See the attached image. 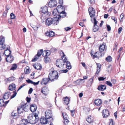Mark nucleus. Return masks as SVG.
<instances>
[{
    "label": "nucleus",
    "mask_w": 125,
    "mask_h": 125,
    "mask_svg": "<svg viewBox=\"0 0 125 125\" xmlns=\"http://www.w3.org/2000/svg\"><path fill=\"white\" fill-rule=\"evenodd\" d=\"M29 110H30L31 111V105H27L26 104H25L23 105H22L21 106L17 108L18 113H15L14 112H13L11 113V118L16 119L18 117L19 114L22 113L23 111H27Z\"/></svg>",
    "instance_id": "1"
},
{
    "label": "nucleus",
    "mask_w": 125,
    "mask_h": 125,
    "mask_svg": "<svg viewBox=\"0 0 125 125\" xmlns=\"http://www.w3.org/2000/svg\"><path fill=\"white\" fill-rule=\"evenodd\" d=\"M39 12L40 14V17L41 20V21L42 23H43L45 19L50 15L49 12H48L47 7L46 6L42 7Z\"/></svg>",
    "instance_id": "2"
},
{
    "label": "nucleus",
    "mask_w": 125,
    "mask_h": 125,
    "mask_svg": "<svg viewBox=\"0 0 125 125\" xmlns=\"http://www.w3.org/2000/svg\"><path fill=\"white\" fill-rule=\"evenodd\" d=\"M58 18L56 17L52 18H48L45 21V24L48 26H49L52 24L57 25L58 23Z\"/></svg>",
    "instance_id": "3"
},
{
    "label": "nucleus",
    "mask_w": 125,
    "mask_h": 125,
    "mask_svg": "<svg viewBox=\"0 0 125 125\" xmlns=\"http://www.w3.org/2000/svg\"><path fill=\"white\" fill-rule=\"evenodd\" d=\"M63 56L62 57V59H60L57 60L56 61V65L58 67H61L64 64V63L67 61V59L65 56L63 52Z\"/></svg>",
    "instance_id": "4"
},
{
    "label": "nucleus",
    "mask_w": 125,
    "mask_h": 125,
    "mask_svg": "<svg viewBox=\"0 0 125 125\" xmlns=\"http://www.w3.org/2000/svg\"><path fill=\"white\" fill-rule=\"evenodd\" d=\"M58 78L57 72L56 71H53L49 73L48 76V78L50 81H52L54 80H57Z\"/></svg>",
    "instance_id": "5"
},
{
    "label": "nucleus",
    "mask_w": 125,
    "mask_h": 125,
    "mask_svg": "<svg viewBox=\"0 0 125 125\" xmlns=\"http://www.w3.org/2000/svg\"><path fill=\"white\" fill-rule=\"evenodd\" d=\"M52 116V115L51 111L47 110L45 112V117L46 118L49 120V122H52L53 120Z\"/></svg>",
    "instance_id": "6"
},
{
    "label": "nucleus",
    "mask_w": 125,
    "mask_h": 125,
    "mask_svg": "<svg viewBox=\"0 0 125 125\" xmlns=\"http://www.w3.org/2000/svg\"><path fill=\"white\" fill-rule=\"evenodd\" d=\"M31 116L30 115L29 116H28L26 119H23L21 120L20 122V125H26L28 123L31 124Z\"/></svg>",
    "instance_id": "7"
},
{
    "label": "nucleus",
    "mask_w": 125,
    "mask_h": 125,
    "mask_svg": "<svg viewBox=\"0 0 125 125\" xmlns=\"http://www.w3.org/2000/svg\"><path fill=\"white\" fill-rule=\"evenodd\" d=\"M39 120L38 114L35 113H32V124H34L37 122Z\"/></svg>",
    "instance_id": "8"
},
{
    "label": "nucleus",
    "mask_w": 125,
    "mask_h": 125,
    "mask_svg": "<svg viewBox=\"0 0 125 125\" xmlns=\"http://www.w3.org/2000/svg\"><path fill=\"white\" fill-rule=\"evenodd\" d=\"M5 38L2 36L0 37V50L4 49L5 48V45L4 44Z\"/></svg>",
    "instance_id": "9"
},
{
    "label": "nucleus",
    "mask_w": 125,
    "mask_h": 125,
    "mask_svg": "<svg viewBox=\"0 0 125 125\" xmlns=\"http://www.w3.org/2000/svg\"><path fill=\"white\" fill-rule=\"evenodd\" d=\"M10 52L9 55H7V58H6V61L7 62L9 63H11L13 61V56L10 55L11 51L10 50H9Z\"/></svg>",
    "instance_id": "10"
},
{
    "label": "nucleus",
    "mask_w": 125,
    "mask_h": 125,
    "mask_svg": "<svg viewBox=\"0 0 125 125\" xmlns=\"http://www.w3.org/2000/svg\"><path fill=\"white\" fill-rule=\"evenodd\" d=\"M89 12L90 17L92 18L94 17L95 14V10L92 7H90L88 9Z\"/></svg>",
    "instance_id": "11"
},
{
    "label": "nucleus",
    "mask_w": 125,
    "mask_h": 125,
    "mask_svg": "<svg viewBox=\"0 0 125 125\" xmlns=\"http://www.w3.org/2000/svg\"><path fill=\"white\" fill-rule=\"evenodd\" d=\"M49 120L46 118V117H42L40 119V122L42 124H45L47 123H49Z\"/></svg>",
    "instance_id": "12"
},
{
    "label": "nucleus",
    "mask_w": 125,
    "mask_h": 125,
    "mask_svg": "<svg viewBox=\"0 0 125 125\" xmlns=\"http://www.w3.org/2000/svg\"><path fill=\"white\" fill-rule=\"evenodd\" d=\"M57 4V2L55 0H51L49 2L48 5L49 7L51 8L56 7Z\"/></svg>",
    "instance_id": "13"
},
{
    "label": "nucleus",
    "mask_w": 125,
    "mask_h": 125,
    "mask_svg": "<svg viewBox=\"0 0 125 125\" xmlns=\"http://www.w3.org/2000/svg\"><path fill=\"white\" fill-rule=\"evenodd\" d=\"M33 66L35 69L37 70H41L42 68L41 65L40 63H34Z\"/></svg>",
    "instance_id": "14"
},
{
    "label": "nucleus",
    "mask_w": 125,
    "mask_h": 125,
    "mask_svg": "<svg viewBox=\"0 0 125 125\" xmlns=\"http://www.w3.org/2000/svg\"><path fill=\"white\" fill-rule=\"evenodd\" d=\"M92 56H93L94 58H99L102 56V54L101 52H97L94 55L91 53Z\"/></svg>",
    "instance_id": "15"
},
{
    "label": "nucleus",
    "mask_w": 125,
    "mask_h": 125,
    "mask_svg": "<svg viewBox=\"0 0 125 125\" xmlns=\"http://www.w3.org/2000/svg\"><path fill=\"white\" fill-rule=\"evenodd\" d=\"M49 79L47 78H44L42 79L40 83L42 85L46 84L49 81Z\"/></svg>",
    "instance_id": "16"
},
{
    "label": "nucleus",
    "mask_w": 125,
    "mask_h": 125,
    "mask_svg": "<svg viewBox=\"0 0 125 125\" xmlns=\"http://www.w3.org/2000/svg\"><path fill=\"white\" fill-rule=\"evenodd\" d=\"M109 115V112L108 110H103L102 115L104 118L107 117Z\"/></svg>",
    "instance_id": "17"
},
{
    "label": "nucleus",
    "mask_w": 125,
    "mask_h": 125,
    "mask_svg": "<svg viewBox=\"0 0 125 125\" xmlns=\"http://www.w3.org/2000/svg\"><path fill=\"white\" fill-rule=\"evenodd\" d=\"M46 35L50 37H52L54 35V32L52 31H47L45 33Z\"/></svg>",
    "instance_id": "18"
},
{
    "label": "nucleus",
    "mask_w": 125,
    "mask_h": 125,
    "mask_svg": "<svg viewBox=\"0 0 125 125\" xmlns=\"http://www.w3.org/2000/svg\"><path fill=\"white\" fill-rule=\"evenodd\" d=\"M94 103L95 105L100 106L102 103V101L100 99H97L95 100Z\"/></svg>",
    "instance_id": "19"
},
{
    "label": "nucleus",
    "mask_w": 125,
    "mask_h": 125,
    "mask_svg": "<svg viewBox=\"0 0 125 125\" xmlns=\"http://www.w3.org/2000/svg\"><path fill=\"white\" fill-rule=\"evenodd\" d=\"M62 115L63 118L65 120L64 123H68L69 122V121L68 120V117L67 115L65 113H62Z\"/></svg>",
    "instance_id": "20"
},
{
    "label": "nucleus",
    "mask_w": 125,
    "mask_h": 125,
    "mask_svg": "<svg viewBox=\"0 0 125 125\" xmlns=\"http://www.w3.org/2000/svg\"><path fill=\"white\" fill-rule=\"evenodd\" d=\"M106 89V86L104 85H101L98 86L97 89L99 91H103Z\"/></svg>",
    "instance_id": "21"
},
{
    "label": "nucleus",
    "mask_w": 125,
    "mask_h": 125,
    "mask_svg": "<svg viewBox=\"0 0 125 125\" xmlns=\"http://www.w3.org/2000/svg\"><path fill=\"white\" fill-rule=\"evenodd\" d=\"M49 91L48 89L46 87L43 88L41 90L42 92L44 94H47Z\"/></svg>",
    "instance_id": "22"
},
{
    "label": "nucleus",
    "mask_w": 125,
    "mask_h": 125,
    "mask_svg": "<svg viewBox=\"0 0 125 125\" xmlns=\"http://www.w3.org/2000/svg\"><path fill=\"white\" fill-rule=\"evenodd\" d=\"M41 54H42L43 56H45L44 54L43 51V50L41 49L38 50L37 52V54L36 55L38 56L39 57H40L41 56Z\"/></svg>",
    "instance_id": "23"
},
{
    "label": "nucleus",
    "mask_w": 125,
    "mask_h": 125,
    "mask_svg": "<svg viewBox=\"0 0 125 125\" xmlns=\"http://www.w3.org/2000/svg\"><path fill=\"white\" fill-rule=\"evenodd\" d=\"M16 87V86L15 84L12 83L10 85L9 87V89L11 91L14 90L15 89Z\"/></svg>",
    "instance_id": "24"
},
{
    "label": "nucleus",
    "mask_w": 125,
    "mask_h": 125,
    "mask_svg": "<svg viewBox=\"0 0 125 125\" xmlns=\"http://www.w3.org/2000/svg\"><path fill=\"white\" fill-rule=\"evenodd\" d=\"M63 101H64V104L66 105H67L69 102L70 100L67 97H66L63 98Z\"/></svg>",
    "instance_id": "25"
},
{
    "label": "nucleus",
    "mask_w": 125,
    "mask_h": 125,
    "mask_svg": "<svg viewBox=\"0 0 125 125\" xmlns=\"http://www.w3.org/2000/svg\"><path fill=\"white\" fill-rule=\"evenodd\" d=\"M60 13V10H59L56 9H54L52 11V14L54 16H56L57 15H59V13Z\"/></svg>",
    "instance_id": "26"
},
{
    "label": "nucleus",
    "mask_w": 125,
    "mask_h": 125,
    "mask_svg": "<svg viewBox=\"0 0 125 125\" xmlns=\"http://www.w3.org/2000/svg\"><path fill=\"white\" fill-rule=\"evenodd\" d=\"M87 121L89 123H91L94 122L93 118L91 116L88 117Z\"/></svg>",
    "instance_id": "27"
},
{
    "label": "nucleus",
    "mask_w": 125,
    "mask_h": 125,
    "mask_svg": "<svg viewBox=\"0 0 125 125\" xmlns=\"http://www.w3.org/2000/svg\"><path fill=\"white\" fill-rule=\"evenodd\" d=\"M59 16L61 17H65L66 13L64 11V10L60 11Z\"/></svg>",
    "instance_id": "28"
},
{
    "label": "nucleus",
    "mask_w": 125,
    "mask_h": 125,
    "mask_svg": "<svg viewBox=\"0 0 125 125\" xmlns=\"http://www.w3.org/2000/svg\"><path fill=\"white\" fill-rule=\"evenodd\" d=\"M37 109L36 105L35 104H32V113H34Z\"/></svg>",
    "instance_id": "29"
},
{
    "label": "nucleus",
    "mask_w": 125,
    "mask_h": 125,
    "mask_svg": "<svg viewBox=\"0 0 125 125\" xmlns=\"http://www.w3.org/2000/svg\"><path fill=\"white\" fill-rule=\"evenodd\" d=\"M105 45L103 44H102V45H100L99 47V51L100 52L104 51L105 49Z\"/></svg>",
    "instance_id": "30"
},
{
    "label": "nucleus",
    "mask_w": 125,
    "mask_h": 125,
    "mask_svg": "<svg viewBox=\"0 0 125 125\" xmlns=\"http://www.w3.org/2000/svg\"><path fill=\"white\" fill-rule=\"evenodd\" d=\"M10 94L9 92L6 93L4 94L3 98L5 99H8L9 97V95Z\"/></svg>",
    "instance_id": "31"
},
{
    "label": "nucleus",
    "mask_w": 125,
    "mask_h": 125,
    "mask_svg": "<svg viewBox=\"0 0 125 125\" xmlns=\"http://www.w3.org/2000/svg\"><path fill=\"white\" fill-rule=\"evenodd\" d=\"M97 69L96 72V73L98 74L100 71V69L101 67V65L99 63L97 64Z\"/></svg>",
    "instance_id": "32"
},
{
    "label": "nucleus",
    "mask_w": 125,
    "mask_h": 125,
    "mask_svg": "<svg viewBox=\"0 0 125 125\" xmlns=\"http://www.w3.org/2000/svg\"><path fill=\"white\" fill-rule=\"evenodd\" d=\"M99 29V27L98 25H94L93 28V31L96 32Z\"/></svg>",
    "instance_id": "33"
},
{
    "label": "nucleus",
    "mask_w": 125,
    "mask_h": 125,
    "mask_svg": "<svg viewBox=\"0 0 125 125\" xmlns=\"http://www.w3.org/2000/svg\"><path fill=\"white\" fill-rule=\"evenodd\" d=\"M66 68L69 69L71 68V65L70 62L68 61L66 62Z\"/></svg>",
    "instance_id": "34"
},
{
    "label": "nucleus",
    "mask_w": 125,
    "mask_h": 125,
    "mask_svg": "<svg viewBox=\"0 0 125 125\" xmlns=\"http://www.w3.org/2000/svg\"><path fill=\"white\" fill-rule=\"evenodd\" d=\"M29 67L28 66L26 67L24 69V72L26 74H29L30 72Z\"/></svg>",
    "instance_id": "35"
},
{
    "label": "nucleus",
    "mask_w": 125,
    "mask_h": 125,
    "mask_svg": "<svg viewBox=\"0 0 125 125\" xmlns=\"http://www.w3.org/2000/svg\"><path fill=\"white\" fill-rule=\"evenodd\" d=\"M57 10H60V11H62L63 10H64V8L63 7H62V6L61 5L58 6L57 8Z\"/></svg>",
    "instance_id": "36"
},
{
    "label": "nucleus",
    "mask_w": 125,
    "mask_h": 125,
    "mask_svg": "<svg viewBox=\"0 0 125 125\" xmlns=\"http://www.w3.org/2000/svg\"><path fill=\"white\" fill-rule=\"evenodd\" d=\"M15 78L13 77H11L7 78V81L11 82L15 80Z\"/></svg>",
    "instance_id": "37"
},
{
    "label": "nucleus",
    "mask_w": 125,
    "mask_h": 125,
    "mask_svg": "<svg viewBox=\"0 0 125 125\" xmlns=\"http://www.w3.org/2000/svg\"><path fill=\"white\" fill-rule=\"evenodd\" d=\"M39 57L36 55L33 58L32 60V62H35L39 58Z\"/></svg>",
    "instance_id": "38"
},
{
    "label": "nucleus",
    "mask_w": 125,
    "mask_h": 125,
    "mask_svg": "<svg viewBox=\"0 0 125 125\" xmlns=\"http://www.w3.org/2000/svg\"><path fill=\"white\" fill-rule=\"evenodd\" d=\"M17 67V65L16 64H12L11 67L10 69V70H14L16 69Z\"/></svg>",
    "instance_id": "39"
},
{
    "label": "nucleus",
    "mask_w": 125,
    "mask_h": 125,
    "mask_svg": "<svg viewBox=\"0 0 125 125\" xmlns=\"http://www.w3.org/2000/svg\"><path fill=\"white\" fill-rule=\"evenodd\" d=\"M43 53L45 54V56H48L50 55V52L49 50L44 51H43Z\"/></svg>",
    "instance_id": "40"
},
{
    "label": "nucleus",
    "mask_w": 125,
    "mask_h": 125,
    "mask_svg": "<svg viewBox=\"0 0 125 125\" xmlns=\"http://www.w3.org/2000/svg\"><path fill=\"white\" fill-rule=\"evenodd\" d=\"M5 105V102L3 99H0V106H4Z\"/></svg>",
    "instance_id": "41"
},
{
    "label": "nucleus",
    "mask_w": 125,
    "mask_h": 125,
    "mask_svg": "<svg viewBox=\"0 0 125 125\" xmlns=\"http://www.w3.org/2000/svg\"><path fill=\"white\" fill-rule=\"evenodd\" d=\"M112 57L111 56H109L106 58V60L108 62H110L112 61Z\"/></svg>",
    "instance_id": "42"
},
{
    "label": "nucleus",
    "mask_w": 125,
    "mask_h": 125,
    "mask_svg": "<svg viewBox=\"0 0 125 125\" xmlns=\"http://www.w3.org/2000/svg\"><path fill=\"white\" fill-rule=\"evenodd\" d=\"M13 95H12L10 97L11 99H12L14 98L15 96L17 94V93L16 91H14L13 92Z\"/></svg>",
    "instance_id": "43"
},
{
    "label": "nucleus",
    "mask_w": 125,
    "mask_h": 125,
    "mask_svg": "<svg viewBox=\"0 0 125 125\" xmlns=\"http://www.w3.org/2000/svg\"><path fill=\"white\" fill-rule=\"evenodd\" d=\"M39 27L38 26H33L32 28L33 29L34 31H37L38 30V28Z\"/></svg>",
    "instance_id": "44"
},
{
    "label": "nucleus",
    "mask_w": 125,
    "mask_h": 125,
    "mask_svg": "<svg viewBox=\"0 0 125 125\" xmlns=\"http://www.w3.org/2000/svg\"><path fill=\"white\" fill-rule=\"evenodd\" d=\"M68 71V70L67 69H65L62 70H60L59 71L60 74L62 73H66Z\"/></svg>",
    "instance_id": "45"
},
{
    "label": "nucleus",
    "mask_w": 125,
    "mask_h": 125,
    "mask_svg": "<svg viewBox=\"0 0 125 125\" xmlns=\"http://www.w3.org/2000/svg\"><path fill=\"white\" fill-rule=\"evenodd\" d=\"M105 83L107 85L111 87L112 86V83L109 81H106L105 82Z\"/></svg>",
    "instance_id": "46"
},
{
    "label": "nucleus",
    "mask_w": 125,
    "mask_h": 125,
    "mask_svg": "<svg viewBox=\"0 0 125 125\" xmlns=\"http://www.w3.org/2000/svg\"><path fill=\"white\" fill-rule=\"evenodd\" d=\"M10 16L11 17V19H14L15 18V16L14 14L13 13H11L10 14Z\"/></svg>",
    "instance_id": "47"
},
{
    "label": "nucleus",
    "mask_w": 125,
    "mask_h": 125,
    "mask_svg": "<svg viewBox=\"0 0 125 125\" xmlns=\"http://www.w3.org/2000/svg\"><path fill=\"white\" fill-rule=\"evenodd\" d=\"M115 22V23L116 24L117 23V19L116 18H115L114 16H112L111 18Z\"/></svg>",
    "instance_id": "48"
},
{
    "label": "nucleus",
    "mask_w": 125,
    "mask_h": 125,
    "mask_svg": "<svg viewBox=\"0 0 125 125\" xmlns=\"http://www.w3.org/2000/svg\"><path fill=\"white\" fill-rule=\"evenodd\" d=\"M39 82L40 81H38L37 82L35 83L32 81V84H33L34 85H36L38 84L39 83Z\"/></svg>",
    "instance_id": "49"
},
{
    "label": "nucleus",
    "mask_w": 125,
    "mask_h": 125,
    "mask_svg": "<svg viewBox=\"0 0 125 125\" xmlns=\"http://www.w3.org/2000/svg\"><path fill=\"white\" fill-rule=\"evenodd\" d=\"M122 27H120L118 28V32L119 34H120L121 33V31H122Z\"/></svg>",
    "instance_id": "50"
},
{
    "label": "nucleus",
    "mask_w": 125,
    "mask_h": 125,
    "mask_svg": "<svg viewBox=\"0 0 125 125\" xmlns=\"http://www.w3.org/2000/svg\"><path fill=\"white\" fill-rule=\"evenodd\" d=\"M106 78H104L103 77H100L98 78V80L100 81H103Z\"/></svg>",
    "instance_id": "51"
},
{
    "label": "nucleus",
    "mask_w": 125,
    "mask_h": 125,
    "mask_svg": "<svg viewBox=\"0 0 125 125\" xmlns=\"http://www.w3.org/2000/svg\"><path fill=\"white\" fill-rule=\"evenodd\" d=\"M71 112L72 114V116H74V114L75 113V110H71L70 111Z\"/></svg>",
    "instance_id": "52"
},
{
    "label": "nucleus",
    "mask_w": 125,
    "mask_h": 125,
    "mask_svg": "<svg viewBox=\"0 0 125 125\" xmlns=\"http://www.w3.org/2000/svg\"><path fill=\"white\" fill-rule=\"evenodd\" d=\"M50 59L48 57H46L44 58V61L46 63H47V62L49 61Z\"/></svg>",
    "instance_id": "53"
},
{
    "label": "nucleus",
    "mask_w": 125,
    "mask_h": 125,
    "mask_svg": "<svg viewBox=\"0 0 125 125\" xmlns=\"http://www.w3.org/2000/svg\"><path fill=\"white\" fill-rule=\"evenodd\" d=\"M94 25H97V21H96V20L95 18H94Z\"/></svg>",
    "instance_id": "54"
},
{
    "label": "nucleus",
    "mask_w": 125,
    "mask_h": 125,
    "mask_svg": "<svg viewBox=\"0 0 125 125\" xmlns=\"http://www.w3.org/2000/svg\"><path fill=\"white\" fill-rule=\"evenodd\" d=\"M25 85V84L24 83L22 85H21L19 88L17 90V91H18L19 90H20Z\"/></svg>",
    "instance_id": "55"
},
{
    "label": "nucleus",
    "mask_w": 125,
    "mask_h": 125,
    "mask_svg": "<svg viewBox=\"0 0 125 125\" xmlns=\"http://www.w3.org/2000/svg\"><path fill=\"white\" fill-rule=\"evenodd\" d=\"M124 14L123 13H122L120 15V19L121 18V19H120V20H121L120 21H122V19H123V18L124 17Z\"/></svg>",
    "instance_id": "56"
},
{
    "label": "nucleus",
    "mask_w": 125,
    "mask_h": 125,
    "mask_svg": "<svg viewBox=\"0 0 125 125\" xmlns=\"http://www.w3.org/2000/svg\"><path fill=\"white\" fill-rule=\"evenodd\" d=\"M31 100V98H29L27 97L26 98V100L27 101V102L28 103Z\"/></svg>",
    "instance_id": "57"
},
{
    "label": "nucleus",
    "mask_w": 125,
    "mask_h": 125,
    "mask_svg": "<svg viewBox=\"0 0 125 125\" xmlns=\"http://www.w3.org/2000/svg\"><path fill=\"white\" fill-rule=\"evenodd\" d=\"M107 30L108 31H109L111 30V27L110 26L108 25H107Z\"/></svg>",
    "instance_id": "58"
},
{
    "label": "nucleus",
    "mask_w": 125,
    "mask_h": 125,
    "mask_svg": "<svg viewBox=\"0 0 125 125\" xmlns=\"http://www.w3.org/2000/svg\"><path fill=\"white\" fill-rule=\"evenodd\" d=\"M109 125H114L113 124V121L112 119L110 120Z\"/></svg>",
    "instance_id": "59"
},
{
    "label": "nucleus",
    "mask_w": 125,
    "mask_h": 125,
    "mask_svg": "<svg viewBox=\"0 0 125 125\" xmlns=\"http://www.w3.org/2000/svg\"><path fill=\"white\" fill-rule=\"evenodd\" d=\"M89 82L90 83L89 84L90 85H91L93 82V80L91 79H90L89 80Z\"/></svg>",
    "instance_id": "60"
},
{
    "label": "nucleus",
    "mask_w": 125,
    "mask_h": 125,
    "mask_svg": "<svg viewBox=\"0 0 125 125\" xmlns=\"http://www.w3.org/2000/svg\"><path fill=\"white\" fill-rule=\"evenodd\" d=\"M65 29L66 31H68L69 30H70L71 29V28L70 27H67L65 28Z\"/></svg>",
    "instance_id": "61"
},
{
    "label": "nucleus",
    "mask_w": 125,
    "mask_h": 125,
    "mask_svg": "<svg viewBox=\"0 0 125 125\" xmlns=\"http://www.w3.org/2000/svg\"><path fill=\"white\" fill-rule=\"evenodd\" d=\"M111 82L113 84H115L116 82V80L115 79H112L111 80Z\"/></svg>",
    "instance_id": "62"
},
{
    "label": "nucleus",
    "mask_w": 125,
    "mask_h": 125,
    "mask_svg": "<svg viewBox=\"0 0 125 125\" xmlns=\"http://www.w3.org/2000/svg\"><path fill=\"white\" fill-rule=\"evenodd\" d=\"M26 81L29 83H31V80L29 79L26 80Z\"/></svg>",
    "instance_id": "63"
},
{
    "label": "nucleus",
    "mask_w": 125,
    "mask_h": 125,
    "mask_svg": "<svg viewBox=\"0 0 125 125\" xmlns=\"http://www.w3.org/2000/svg\"><path fill=\"white\" fill-rule=\"evenodd\" d=\"M95 0H90V2L91 3L94 4L95 3Z\"/></svg>",
    "instance_id": "64"
}]
</instances>
